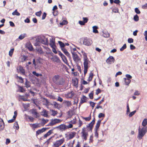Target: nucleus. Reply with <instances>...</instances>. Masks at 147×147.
Segmentation results:
<instances>
[{
    "label": "nucleus",
    "mask_w": 147,
    "mask_h": 147,
    "mask_svg": "<svg viewBox=\"0 0 147 147\" xmlns=\"http://www.w3.org/2000/svg\"><path fill=\"white\" fill-rule=\"evenodd\" d=\"M112 11L115 13L118 12L119 11V9L118 8L115 7L113 8L112 9Z\"/></svg>",
    "instance_id": "nucleus-42"
},
{
    "label": "nucleus",
    "mask_w": 147,
    "mask_h": 147,
    "mask_svg": "<svg viewBox=\"0 0 147 147\" xmlns=\"http://www.w3.org/2000/svg\"><path fill=\"white\" fill-rule=\"evenodd\" d=\"M38 41L42 44L48 45V38L45 37L43 35H41L38 37Z\"/></svg>",
    "instance_id": "nucleus-2"
},
{
    "label": "nucleus",
    "mask_w": 147,
    "mask_h": 147,
    "mask_svg": "<svg viewBox=\"0 0 147 147\" xmlns=\"http://www.w3.org/2000/svg\"><path fill=\"white\" fill-rule=\"evenodd\" d=\"M19 91L20 92H23L24 90L22 87L19 86Z\"/></svg>",
    "instance_id": "nucleus-56"
},
{
    "label": "nucleus",
    "mask_w": 147,
    "mask_h": 147,
    "mask_svg": "<svg viewBox=\"0 0 147 147\" xmlns=\"http://www.w3.org/2000/svg\"><path fill=\"white\" fill-rule=\"evenodd\" d=\"M28 49L29 50L32 51L33 50V48L32 46L30 44L29 45V47H28Z\"/></svg>",
    "instance_id": "nucleus-63"
},
{
    "label": "nucleus",
    "mask_w": 147,
    "mask_h": 147,
    "mask_svg": "<svg viewBox=\"0 0 147 147\" xmlns=\"http://www.w3.org/2000/svg\"><path fill=\"white\" fill-rule=\"evenodd\" d=\"M28 119L30 120L32 122L34 121V118L32 117L31 116H29L28 117Z\"/></svg>",
    "instance_id": "nucleus-64"
},
{
    "label": "nucleus",
    "mask_w": 147,
    "mask_h": 147,
    "mask_svg": "<svg viewBox=\"0 0 147 147\" xmlns=\"http://www.w3.org/2000/svg\"><path fill=\"white\" fill-rule=\"evenodd\" d=\"M41 113H43V114H42V115H43L45 117H47L48 116V111H47L45 109H44L43 110V111L41 112Z\"/></svg>",
    "instance_id": "nucleus-21"
},
{
    "label": "nucleus",
    "mask_w": 147,
    "mask_h": 147,
    "mask_svg": "<svg viewBox=\"0 0 147 147\" xmlns=\"http://www.w3.org/2000/svg\"><path fill=\"white\" fill-rule=\"evenodd\" d=\"M14 127H15V129H18L19 128L17 122H16L14 124Z\"/></svg>",
    "instance_id": "nucleus-40"
},
{
    "label": "nucleus",
    "mask_w": 147,
    "mask_h": 147,
    "mask_svg": "<svg viewBox=\"0 0 147 147\" xmlns=\"http://www.w3.org/2000/svg\"><path fill=\"white\" fill-rule=\"evenodd\" d=\"M46 15L47 13L45 12L44 13L42 16V19H45L46 16Z\"/></svg>",
    "instance_id": "nucleus-59"
},
{
    "label": "nucleus",
    "mask_w": 147,
    "mask_h": 147,
    "mask_svg": "<svg viewBox=\"0 0 147 147\" xmlns=\"http://www.w3.org/2000/svg\"><path fill=\"white\" fill-rule=\"evenodd\" d=\"M89 140H90L89 142V143L93 142V136L92 135L90 136Z\"/></svg>",
    "instance_id": "nucleus-55"
},
{
    "label": "nucleus",
    "mask_w": 147,
    "mask_h": 147,
    "mask_svg": "<svg viewBox=\"0 0 147 147\" xmlns=\"http://www.w3.org/2000/svg\"><path fill=\"white\" fill-rule=\"evenodd\" d=\"M134 42V40L131 38H129L128 39V42L129 43H132Z\"/></svg>",
    "instance_id": "nucleus-48"
},
{
    "label": "nucleus",
    "mask_w": 147,
    "mask_h": 147,
    "mask_svg": "<svg viewBox=\"0 0 147 147\" xmlns=\"http://www.w3.org/2000/svg\"><path fill=\"white\" fill-rule=\"evenodd\" d=\"M56 47H56H51L52 48V51H53L55 54L57 53V52L56 51V50L55 48Z\"/></svg>",
    "instance_id": "nucleus-54"
},
{
    "label": "nucleus",
    "mask_w": 147,
    "mask_h": 147,
    "mask_svg": "<svg viewBox=\"0 0 147 147\" xmlns=\"http://www.w3.org/2000/svg\"><path fill=\"white\" fill-rule=\"evenodd\" d=\"M82 118L85 119L86 121H89L91 119V114L88 117H82Z\"/></svg>",
    "instance_id": "nucleus-37"
},
{
    "label": "nucleus",
    "mask_w": 147,
    "mask_h": 147,
    "mask_svg": "<svg viewBox=\"0 0 147 147\" xmlns=\"http://www.w3.org/2000/svg\"><path fill=\"white\" fill-rule=\"evenodd\" d=\"M127 47L126 45L125 44H124L123 46L121 48L120 50L121 51H123Z\"/></svg>",
    "instance_id": "nucleus-39"
},
{
    "label": "nucleus",
    "mask_w": 147,
    "mask_h": 147,
    "mask_svg": "<svg viewBox=\"0 0 147 147\" xmlns=\"http://www.w3.org/2000/svg\"><path fill=\"white\" fill-rule=\"evenodd\" d=\"M12 14L13 15L19 16L20 15V13L18 11L17 9H16L14 12L12 13Z\"/></svg>",
    "instance_id": "nucleus-33"
},
{
    "label": "nucleus",
    "mask_w": 147,
    "mask_h": 147,
    "mask_svg": "<svg viewBox=\"0 0 147 147\" xmlns=\"http://www.w3.org/2000/svg\"><path fill=\"white\" fill-rule=\"evenodd\" d=\"M68 22L67 21L64 20L62 21V22L61 23H60V24L61 25H63L66 24Z\"/></svg>",
    "instance_id": "nucleus-46"
},
{
    "label": "nucleus",
    "mask_w": 147,
    "mask_h": 147,
    "mask_svg": "<svg viewBox=\"0 0 147 147\" xmlns=\"http://www.w3.org/2000/svg\"><path fill=\"white\" fill-rule=\"evenodd\" d=\"M115 61V59L112 56H109L106 60V63L109 64H111L113 63Z\"/></svg>",
    "instance_id": "nucleus-9"
},
{
    "label": "nucleus",
    "mask_w": 147,
    "mask_h": 147,
    "mask_svg": "<svg viewBox=\"0 0 147 147\" xmlns=\"http://www.w3.org/2000/svg\"><path fill=\"white\" fill-rule=\"evenodd\" d=\"M61 58L63 62L65 64H67V61L65 56L64 55L63 56H62V57H61Z\"/></svg>",
    "instance_id": "nucleus-30"
},
{
    "label": "nucleus",
    "mask_w": 147,
    "mask_h": 147,
    "mask_svg": "<svg viewBox=\"0 0 147 147\" xmlns=\"http://www.w3.org/2000/svg\"><path fill=\"white\" fill-rule=\"evenodd\" d=\"M64 138H63L62 139L57 141L53 144V147H59L64 142Z\"/></svg>",
    "instance_id": "nucleus-7"
},
{
    "label": "nucleus",
    "mask_w": 147,
    "mask_h": 147,
    "mask_svg": "<svg viewBox=\"0 0 147 147\" xmlns=\"http://www.w3.org/2000/svg\"><path fill=\"white\" fill-rule=\"evenodd\" d=\"M76 133L75 132H71L69 134V139H71L73 138L75 136Z\"/></svg>",
    "instance_id": "nucleus-18"
},
{
    "label": "nucleus",
    "mask_w": 147,
    "mask_h": 147,
    "mask_svg": "<svg viewBox=\"0 0 147 147\" xmlns=\"http://www.w3.org/2000/svg\"><path fill=\"white\" fill-rule=\"evenodd\" d=\"M43 47L46 51H47V52H46L47 54H50L51 53V50L48 47L43 46Z\"/></svg>",
    "instance_id": "nucleus-22"
},
{
    "label": "nucleus",
    "mask_w": 147,
    "mask_h": 147,
    "mask_svg": "<svg viewBox=\"0 0 147 147\" xmlns=\"http://www.w3.org/2000/svg\"><path fill=\"white\" fill-rule=\"evenodd\" d=\"M71 52L72 54V57L74 61L76 63L78 62L80 60V59L79 56L76 53L74 52Z\"/></svg>",
    "instance_id": "nucleus-8"
},
{
    "label": "nucleus",
    "mask_w": 147,
    "mask_h": 147,
    "mask_svg": "<svg viewBox=\"0 0 147 147\" xmlns=\"http://www.w3.org/2000/svg\"><path fill=\"white\" fill-rule=\"evenodd\" d=\"M93 76V73L91 72L89 74V76L87 80L88 81H90L92 80Z\"/></svg>",
    "instance_id": "nucleus-25"
},
{
    "label": "nucleus",
    "mask_w": 147,
    "mask_h": 147,
    "mask_svg": "<svg viewBox=\"0 0 147 147\" xmlns=\"http://www.w3.org/2000/svg\"><path fill=\"white\" fill-rule=\"evenodd\" d=\"M61 121V120L58 119H52L51 120V122L48 125L52 126L56 123H60Z\"/></svg>",
    "instance_id": "nucleus-6"
},
{
    "label": "nucleus",
    "mask_w": 147,
    "mask_h": 147,
    "mask_svg": "<svg viewBox=\"0 0 147 147\" xmlns=\"http://www.w3.org/2000/svg\"><path fill=\"white\" fill-rule=\"evenodd\" d=\"M39 124H30V125H32V127L34 129L39 127Z\"/></svg>",
    "instance_id": "nucleus-36"
},
{
    "label": "nucleus",
    "mask_w": 147,
    "mask_h": 147,
    "mask_svg": "<svg viewBox=\"0 0 147 147\" xmlns=\"http://www.w3.org/2000/svg\"><path fill=\"white\" fill-rule=\"evenodd\" d=\"M17 78H18L19 79L18 80V82L22 83H23V79L22 78V77L18 76H17Z\"/></svg>",
    "instance_id": "nucleus-35"
},
{
    "label": "nucleus",
    "mask_w": 147,
    "mask_h": 147,
    "mask_svg": "<svg viewBox=\"0 0 147 147\" xmlns=\"http://www.w3.org/2000/svg\"><path fill=\"white\" fill-rule=\"evenodd\" d=\"M85 128L84 127L82 129L81 137L82 139L86 140L88 136V132L85 131Z\"/></svg>",
    "instance_id": "nucleus-5"
},
{
    "label": "nucleus",
    "mask_w": 147,
    "mask_h": 147,
    "mask_svg": "<svg viewBox=\"0 0 147 147\" xmlns=\"http://www.w3.org/2000/svg\"><path fill=\"white\" fill-rule=\"evenodd\" d=\"M53 105L54 107L55 108H57L58 107L59 104H58L57 102H53Z\"/></svg>",
    "instance_id": "nucleus-47"
},
{
    "label": "nucleus",
    "mask_w": 147,
    "mask_h": 147,
    "mask_svg": "<svg viewBox=\"0 0 147 147\" xmlns=\"http://www.w3.org/2000/svg\"><path fill=\"white\" fill-rule=\"evenodd\" d=\"M94 136L97 138H98V133L97 131V130H96V129H95Z\"/></svg>",
    "instance_id": "nucleus-51"
},
{
    "label": "nucleus",
    "mask_w": 147,
    "mask_h": 147,
    "mask_svg": "<svg viewBox=\"0 0 147 147\" xmlns=\"http://www.w3.org/2000/svg\"><path fill=\"white\" fill-rule=\"evenodd\" d=\"M54 128H59L60 130L63 131L67 129V126L65 125L64 124H62L55 127Z\"/></svg>",
    "instance_id": "nucleus-10"
},
{
    "label": "nucleus",
    "mask_w": 147,
    "mask_h": 147,
    "mask_svg": "<svg viewBox=\"0 0 147 147\" xmlns=\"http://www.w3.org/2000/svg\"><path fill=\"white\" fill-rule=\"evenodd\" d=\"M134 20L136 22H137L139 20V17L137 14L134 16Z\"/></svg>",
    "instance_id": "nucleus-38"
},
{
    "label": "nucleus",
    "mask_w": 147,
    "mask_h": 147,
    "mask_svg": "<svg viewBox=\"0 0 147 147\" xmlns=\"http://www.w3.org/2000/svg\"><path fill=\"white\" fill-rule=\"evenodd\" d=\"M90 105L91 107H92V108H93L94 107V106H95V103L92 102L90 101Z\"/></svg>",
    "instance_id": "nucleus-58"
},
{
    "label": "nucleus",
    "mask_w": 147,
    "mask_h": 147,
    "mask_svg": "<svg viewBox=\"0 0 147 147\" xmlns=\"http://www.w3.org/2000/svg\"><path fill=\"white\" fill-rule=\"evenodd\" d=\"M92 28L93 30V32L94 33H98V31L97 30V26H93L92 27Z\"/></svg>",
    "instance_id": "nucleus-31"
},
{
    "label": "nucleus",
    "mask_w": 147,
    "mask_h": 147,
    "mask_svg": "<svg viewBox=\"0 0 147 147\" xmlns=\"http://www.w3.org/2000/svg\"><path fill=\"white\" fill-rule=\"evenodd\" d=\"M46 129L47 128H43L41 129H40L37 131L36 132V136H37L38 135L45 131Z\"/></svg>",
    "instance_id": "nucleus-11"
},
{
    "label": "nucleus",
    "mask_w": 147,
    "mask_h": 147,
    "mask_svg": "<svg viewBox=\"0 0 147 147\" xmlns=\"http://www.w3.org/2000/svg\"><path fill=\"white\" fill-rule=\"evenodd\" d=\"M83 20L84 22H85V23H87L88 20V19L86 17H83Z\"/></svg>",
    "instance_id": "nucleus-53"
},
{
    "label": "nucleus",
    "mask_w": 147,
    "mask_h": 147,
    "mask_svg": "<svg viewBox=\"0 0 147 147\" xmlns=\"http://www.w3.org/2000/svg\"><path fill=\"white\" fill-rule=\"evenodd\" d=\"M101 121V120H98V121L96 124V126H95V129H96V130H97L99 128V127L100 126Z\"/></svg>",
    "instance_id": "nucleus-24"
},
{
    "label": "nucleus",
    "mask_w": 147,
    "mask_h": 147,
    "mask_svg": "<svg viewBox=\"0 0 147 147\" xmlns=\"http://www.w3.org/2000/svg\"><path fill=\"white\" fill-rule=\"evenodd\" d=\"M61 50L68 57L69 59H71V57L69 53L67 51L66 49L64 48H62Z\"/></svg>",
    "instance_id": "nucleus-12"
},
{
    "label": "nucleus",
    "mask_w": 147,
    "mask_h": 147,
    "mask_svg": "<svg viewBox=\"0 0 147 147\" xmlns=\"http://www.w3.org/2000/svg\"><path fill=\"white\" fill-rule=\"evenodd\" d=\"M58 42L61 48V49L62 48H64V47L65 46V45L63 42L61 41H59Z\"/></svg>",
    "instance_id": "nucleus-32"
},
{
    "label": "nucleus",
    "mask_w": 147,
    "mask_h": 147,
    "mask_svg": "<svg viewBox=\"0 0 147 147\" xmlns=\"http://www.w3.org/2000/svg\"><path fill=\"white\" fill-rule=\"evenodd\" d=\"M32 113L34 115L36 118H38L39 116V115L34 110H32Z\"/></svg>",
    "instance_id": "nucleus-17"
},
{
    "label": "nucleus",
    "mask_w": 147,
    "mask_h": 147,
    "mask_svg": "<svg viewBox=\"0 0 147 147\" xmlns=\"http://www.w3.org/2000/svg\"><path fill=\"white\" fill-rule=\"evenodd\" d=\"M135 12L137 14H140V11L138 8H136L135 9Z\"/></svg>",
    "instance_id": "nucleus-49"
},
{
    "label": "nucleus",
    "mask_w": 147,
    "mask_h": 147,
    "mask_svg": "<svg viewBox=\"0 0 147 147\" xmlns=\"http://www.w3.org/2000/svg\"><path fill=\"white\" fill-rule=\"evenodd\" d=\"M86 97L84 96H83V97H82L81 99V100L79 103V107H80L82 103L86 102Z\"/></svg>",
    "instance_id": "nucleus-15"
},
{
    "label": "nucleus",
    "mask_w": 147,
    "mask_h": 147,
    "mask_svg": "<svg viewBox=\"0 0 147 147\" xmlns=\"http://www.w3.org/2000/svg\"><path fill=\"white\" fill-rule=\"evenodd\" d=\"M84 73L85 74L87 72L88 69V64L90 61L88 59H84Z\"/></svg>",
    "instance_id": "nucleus-4"
},
{
    "label": "nucleus",
    "mask_w": 147,
    "mask_h": 147,
    "mask_svg": "<svg viewBox=\"0 0 147 147\" xmlns=\"http://www.w3.org/2000/svg\"><path fill=\"white\" fill-rule=\"evenodd\" d=\"M130 112V109L129 107V104L127 103V111L126 114L127 115Z\"/></svg>",
    "instance_id": "nucleus-41"
},
{
    "label": "nucleus",
    "mask_w": 147,
    "mask_h": 147,
    "mask_svg": "<svg viewBox=\"0 0 147 147\" xmlns=\"http://www.w3.org/2000/svg\"><path fill=\"white\" fill-rule=\"evenodd\" d=\"M52 130H49L46 134H45L44 135V138H46L48 136L50 135L52 133Z\"/></svg>",
    "instance_id": "nucleus-26"
},
{
    "label": "nucleus",
    "mask_w": 147,
    "mask_h": 147,
    "mask_svg": "<svg viewBox=\"0 0 147 147\" xmlns=\"http://www.w3.org/2000/svg\"><path fill=\"white\" fill-rule=\"evenodd\" d=\"M26 82L25 83V85L26 87L27 88H28L30 87V82L28 81L26 79Z\"/></svg>",
    "instance_id": "nucleus-29"
},
{
    "label": "nucleus",
    "mask_w": 147,
    "mask_h": 147,
    "mask_svg": "<svg viewBox=\"0 0 147 147\" xmlns=\"http://www.w3.org/2000/svg\"><path fill=\"white\" fill-rule=\"evenodd\" d=\"M94 124V123L92 122V121L89 124L86 125V127L88 128L89 127L90 128V130H92Z\"/></svg>",
    "instance_id": "nucleus-19"
},
{
    "label": "nucleus",
    "mask_w": 147,
    "mask_h": 147,
    "mask_svg": "<svg viewBox=\"0 0 147 147\" xmlns=\"http://www.w3.org/2000/svg\"><path fill=\"white\" fill-rule=\"evenodd\" d=\"M93 93L92 92L90 93L89 94V96L90 98L92 99L93 98Z\"/></svg>",
    "instance_id": "nucleus-62"
},
{
    "label": "nucleus",
    "mask_w": 147,
    "mask_h": 147,
    "mask_svg": "<svg viewBox=\"0 0 147 147\" xmlns=\"http://www.w3.org/2000/svg\"><path fill=\"white\" fill-rule=\"evenodd\" d=\"M51 111L52 112V114H51L52 115L54 116L55 115H56L57 114V111H55L52 110Z\"/></svg>",
    "instance_id": "nucleus-57"
},
{
    "label": "nucleus",
    "mask_w": 147,
    "mask_h": 147,
    "mask_svg": "<svg viewBox=\"0 0 147 147\" xmlns=\"http://www.w3.org/2000/svg\"><path fill=\"white\" fill-rule=\"evenodd\" d=\"M105 116V115L102 113H100L98 115L99 118H101L102 117H104Z\"/></svg>",
    "instance_id": "nucleus-50"
},
{
    "label": "nucleus",
    "mask_w": 147,
    "mask_h": 147,
    "mask_svg": "<svg viewBox=\"0 0 147 147\" xmlns=\"http://www.w3.org/2000/svg\"><path fill=\"white\" fill-rule=\"evenodd\" d=\"M19 70L20 72L23 74L24 75V74L25 73V70L23 69V67H22L21 66H20L19 67Z\"/></svg>",
    "instance_id": "nucleus-27"
},
{
    "label": "nucleus",
    "mask_w": 147,
    "mask_h": 147,
    "mask_svg": "<svg viewBox=\"0 0 147 147\" xmlns=\"http://www.w3.org/2000/svg\"><path fill=\"white\" fill-rule=\"evenodd\" d=\"M41 13L42 12L41 11H39L37 12H36L35 13V15L38 16L40 17L41 15Z\"/></svg>",
    "instance_id": "nucleus-52"
},
{
    "label": "nucleus",
    "mask_w": 147,
    "mask_h": 147,
    "mask_svg": "<svg viewBox=\"0 0 147 147\" xmlns=\"http://www.w3.org/2000/svg\"><path fill=\"white\" fill-rule=\"evenodd\" d=\"M81 42L85 45L90 46L92 44V41L91 39L86 37L81 39Z\"/></svg>",
    "instance_id": "nucleus-3"
},
{
    "label": "nucleus",
    "mask_w": 147,
    "mask_h": 147,
    "mask_svg": "<svg viewBox=\"0 0 147 147\" xmlns=\"http://www.w3.org/2000/svg\"><path fill=\"white\" fill-rule=\"evenodd\" d=\"M125 84L126 85H128L131 82V80L130 79L124 78Z\"/></svg>",
    "instance_id": "nucleus-23"
},
{
    "label": "nucleus",
    "mask_w": 147,
    "mask_h": 147,
    "mask_svg": "<svg viewBox=\"0 0 147 147\" xmlns=\"http://www.w3.org/2000/svg\"><path fill=\"white\" fill-rule=\"evenodd\" d=\"M59 76L58 75H56L53 77V82L56 84L57 82L59 80Z\"/></svg>",
    "instance_id": "nucleus-13"
},
{
    "label": "nucleus",
    "mask_w": 147,
    "mask_h": 147,
    "mask_svg": "<svg viewBox=\"0 0 147 147\" xmlns=\"http://www.w3.org/2000/svg\"><path fill=\"white\" fill-rule=\"evenodd\" d=\"M14 49H13V48L11 49L9 51V55L11 57L12 56L13 53L14 51Z\"/></svg>",
    "instance_id": "nucleus-45"
},
{
    "label": "nucleus",
    "mask_w": 147,
    "mask_h": 147,
    "mask_svg": "<svg viewBox=\"0 0 147 147\" xmlns=\"http://www.w3.org/2000/svg\"><path fill=\"white\" fill-rule=\"evenodd\" d=\"M136 111L135 110L132 112H131L129 115V117H132L136 113Z\"/></svg>",
    "instance_id": "nucleus-43"
},
{
    "label": "nucleus",
    "mask_w": 147,
    "mask_h": 147,
    "mask_svg": "<svg viewBox=\"0 0 147 147\" xmlns=\"http://www.w3.org/2000/svg\"><path fill=\"white\" fill-rule=\"evenodd\" d=\"M4 128V123L3 120L0 119V130H3Z\"/></svg>",
    "instance_id": "nucleus-14"
},
{
    "label": "nucleus",
    "mask_w": 147,
    "mask_h": 147,
    "mask_svg": "<svg viewBox=\"0 0 147 147\" xmlns=\"http://www.w3.org/2000/svg\"><path fill=\"white\" fill-rule=\"evenodd\" d=\"M36 42L34 43V45L36 46H39L40 45L39 44L40 43L38 41V38H37L36 39Z\"/></svg>",
    "instance_id": "nucleus-44"
},
{
    "label": "nucleus",
    "mask_w": 147,
    "mask_h": 147,
    "mask_svg": "<svg viewBox=\"0 0 147 147\" xmlns=\"http://www.w3.org/2000/svg\"><path fill=\"white\" fill-rule=\"evenodd\" d=\"M57 82L56 84L57 85H63L64 84V81L63 79H59V80Z\"/></svg>",
    "instance_id": "nucleus-20"
},
{
    "label": "nucleus",
    "mask_w": 147,
    "mask_h": 147,
    "mask_svg": "<svg viewBox=\"0 0 147 147\" xmlns=\"http://www.w3.org/2000/svg\"><path fill=\"white\" fill-rule=\"evenodd\" d=\"M50 45L51 47H56L55 44V40H53V38L51 39L50 40Z\"/></svg>",
    "instance_id": "nucleus-16"
},
{
    "label": "nucleus",
    "mask_w": 147,
    "mask_h": 147,
    "mask_svg": "<svg viewBox=\"0 0 147 147\" xmlns=\"http://www.w3.org/2000/svg\"><path fill=\"white\" fill-rule=\"evenodd\" d=\"M32 74L34 76H36L38 77L39 76H42V74H39L37 73L36 71H33L32 72Z\"/></svg>",
    "instance_id": "nucleus-34"
},
{
    "label": "nucleus",
    "mask_w": 147,
    "mask_h": 147,
    "mask_svg": "<svg viewBox=\"0 0 147 147\" xmlns=\"http://www.w3.org/2000/svg\"><path fill=\"white\" fill-rule=\"evenodd\" d=\"M26 36V34H21L19 37L18 39L22 40Z\"/></svg>",
    "instance_id": "nucleus-28"
},
{
    "label": "nucleus",
    "mask_w": 147,
    "mask_h": 147,
    "mask_svg": "<svg viewBox=\"0 0 147 147\" xmlns=\"http://www.w3.org/2000/svg\"><path fill=\"white\" fill-rule=\"evenodd\" d=\"M101 90L99 88H98L96 90V94L98 95L101 92Z\"/></svg>",
    "instance_id": "nucleus-60"
},
{
    "label": "nucleus",
    "mask_w": 147,
    "mask_h": 147,
    "mask_svg": "<svg viewBox=\"0 0 147 147\" xmlns=\"http://www.w3.org/2000/svg\"><path fill=\"white\" fill-rule=\"evenodd\" d=\"M143 127L140 128V127L138 129V133L137 138L140 140L142 137L144 136L146 132H147V127L146 125H147V119H144L142 123Z\"/></svg>",
    "instance_id": "nucleus-1"
},
{
    "label": "nucleus",
    "mask_w": 147,
    "mask_h": 147,
    "mask_svg": "<svg viewBox=\"0 0 147 147\" xmlns=\"http://www.w3.org/2000/svg\"><path fill=\"white\" fill-rule=\"evenodd\" d=\"M140 92L138 91H136L134 93V95H139L140 94Z\"/></svg>",
    "instance_id": "nucleus-61"
}]
</instances>
